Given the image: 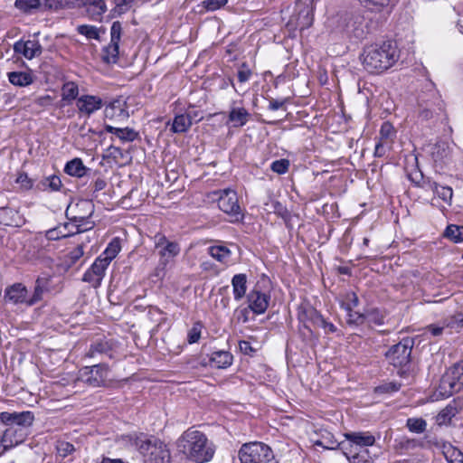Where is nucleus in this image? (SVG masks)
I'll return each instance as SVG.
<instances>
[{
	"label": "nucleus",
	"mask_w": 463,
	"mask_h": 463,
	"mask_svg": "<svg viewBox=\"0 0 463 463\" xmlns=\"http://www.w3.org/2000/svg\"><path fill=\"white\" fill-rule=\"evenodd\" d=\"M252 76V71L246 62H243L238 69L237 77L240 83H245Z\"/></svg>",
	"instance_id": "4d7b16f0"
},
{
	"label": "nucleus",
	"mask_w": 463,
	"mask_h": 463,
	"mask_svg": "<svg viewBox=\"0 0 463 463\" xmlns=\"http://www.w3.org/2000/svg\"><path fill=\"white\" fill-rule=\"evenodd\" d=\"M14 6L22 13L31 14L36 11H41V0H15Z\"/></svg>",
	"instance_id": "f704fd0d"
},
{
	"label": "nucleus",
	"mask_w": 463,
	"mask_h": 463,
	"mask_svg": "<svg viewBox=\"0 0 463 463\" xmlns=\"http://www.w3.org/2000/svg\"><path fill=\"white\" fill-rule=\"evenodd\" d=\"M446 457L450 463H463V453L456 448L451 447L446 452Z\"/></svg>",
	"instance_id": "680f3d73"
},
{
	"label": "nucleus",
	"mask_w": 463,
	"mask_h": 463,
	"mask_svg": "<svg viewBox=\"0 0 463 463\" xmlns=\"http://www.w3.org/2000/svg\"><path fill=\"white\" fill-rule=\"evenodd\" d=\"M233 356L227 351L213 352L209 358V364L218 369L227 368L232 364Z\"/></svg>",
	"instance_id": "a878e982"
},
{
	"label": "nucleus",
	"mask_w": 463,
	"mask_h": 463,
	"mask_svg": "<svg viewBox=\"0 0 463 463\" xmlns=\"http://www.w3.org/2000/svg\"><path fill=\"white\" fill-rule=\"evenodd\" d=\"M77 32L80 34L86 36L88 39H96V40L99 39V30L94 25H88V24L79 25L77 28Z\"/></svg>",
	"instance_id": "8fccbe9b"
},
{
	"label": "nucleus",
	"mask_w": 463,
	"mask_h": 463,
	"mask_svg": "<svg viewBox=\"0 0 463 463\" xmlns=\"http://www.w3.org/2000/svg\"><path fill=\"white\" fill-rule=\"evenodd\" d=\"M290 163L288 159L275 160L270 165V169L279 175H283L288 171Z\"/></svg>",
	"instance_id": "603ef678"
},
{
	"label": "nucleus",
	"mask_w": 463,
	"mask_h": 463,
	"mask_svg": "<svg viewBox=\"0 0 463 463\" xmlns=\"http://www.w3.org/2000/svg\"><path fill=\"white\" fill-rule=\"evenodd\" d=\"M122 25L118 21L113 22L110 28V43L102 49V61L108 64L116 63L119 54V42L121 39Z\"/></svg>",
	"instance_id": "9b49d317"
},
{
	"label": "nucleus",
	"mask_w": 463,
	"mask_h": 463,
	"mask_svg": "<svg viewBox=\"0 0 463 463\" xmlns=\"http://www.w3.org/2000/svg\"><path fill=\"white\" fill-rule=\"evenodd\" d=\"M88 216L86 215H75L71 218L72 221V226L71 228H74L73 234L80 233L86 231L90 230L94 223L93 222L89 220Z\"/></svg>",
	"instance_id": "58836bf2"
},
{
	"label": "nucleus",
	"mask_w": 463,
	"mask_h": 463,
	"mask_svg": "<svg viewBox=\"0 0 463 463\" xmlns=\"http://www.w3.org/2000/svg\"><path fill=\"white\" fill-rule=\"evenodd\" d=\"M386 312L376 307L369 308L364 311V323L374 326L384 325Z\"/></svg>",
	"instance_id": "72a5a7b5"
},
{
	"label": "nucleus",
	"mask_w": 463,
	"mask_h": 463,
	"mask_svg": "<svg viewBox=\"0 0 463 463\" xmlns=\"http://www.w3.org/2000/svg\"><path fill=\"white\" fill-rule=\"evenodd\" d=\"M108 267L109 265L106 263V260L97 258L83 274L82 280L90 283L93 288H99Z\"/></svg>",
	"instance_id": "f8f14e48"
},
{
	"label": "nucleus",
	"mask_w": 463,
	"mask_h": 463,
	"mask_svg": "<svg viewBox=\"0 0 463 463\" xmlns=\"http://www.w3.org/2000/svg\"><path fill=\"white\" fill-rule=\"evenodd\" d=\"M51 277L48 275L40 276L35 280L34 288L28 306H33L43 300V295L50 290Z\"/></svg>",
	"instance_id": "aec40b11"
},
{
	"label": "nucleus",
	"mask_w": 463,
	"mask_h": 463,
	"mask_svg": "<svg viewBox=\"0 0 463 463\" xmlns=\"http://www.w3.org/2000/svg\"><path fill=\"white\" fill-rule=\"evenodd\" d=\"M14 52L23 55L27 60L38 57L43 52V47L37 40H19L14 44Z\"/></svg>",
	"instance_id": "2eb2a0df"
},
{
	"label": "nucleus",
	"mask_w": 463,
	"mask_h": 463,
	"mask_svg": "<svg viewBox=\"0 0 463 463\" xmlns=\"http://www.w3.org/2000/svg\"><path fill=\"white\" fill-rule=\"evenodd\" d=\"M431 157L436 165H447L452 161V147L448 142H437L431 148Z\"/></svg>",
	"instance_id": "f3484780"
},
{
	"label": "nucleus",
	"mask_w": 463,
	"mask_h": 463,
	"mask_svg": "<svg viewBox=\"0 0 463 463\" xmlns=\"http://www.w3.org/2000/svg\"><path fill=\"white\" fill-rule=\"evenodd\" d=\"M414 340L411 337L402 338L398 344L392 345L386 353L388 362L394 367L401 368L400 374L405 373V368L411 362V354Z\"/></svg>",
	"instance_id": "0eeeda50"
},
{
	"label": "nucleus",
	"mask_w": 463,
	"mask_h": 463,
	"mask_svg": "<svg viewBox=\"0 0 463 463\" xmlns=\"http://www.w3.org/2000/svg\"><path fill=\"white\" fill-rule=\"evenodd\" d=\"M446 326L456 329L463 327V313H458L449 319H446Z\"/></svg>",
	"instance_id": "e2e57ef3"
},
{
	"label": "nucleus",
	"mask_w": 463,
	"mask_h": 463,
	"mask_svg": "<svg viewBox=\"0 0 463 463\" xmlns=\"http://www.w3.org/2000/svg\"><path fill=\"white\" fill-rule=\"evenodd\" d=\"M314 307L308 306V307H301L299 309H298V318L299 320V322H301L304 326L307 328V329H309V319H310V316H311V310H313Z\"/></svg>",
	"instance_id": "6e6d98bb"
},
{
	"label": "nucleus",
	"mask_w": 463,
	"mask_h": 463,
	"mask_svg": "<svg viewBox=\"0 0 463 463\" xmlns=\"http://www.w3.org/2000/svg\"><path fill=\"white\" fill-rule=\"evenodd\" d=\"M133 1L134 0H115L114 12L118 14L128 12Z\"/></svg>",
	"instance_id": "69168bd1"
},
{
	"label": "nucleus",
	"mask_w": 463,
	"mask_h": 463,
	"mask_svg": "<svg viewBox=\"0 0 463 463\" xmlns=\"http://www.w3.org/2000/svg\"><path fill=\"white\" fill-rule=\"evenodd\" d=\"M112 348L113 344L110 340L101 339L90 345L89 351L86 353V356L94 358L98 355L104 354L112 358Z\"/></svg>",
	"instance_id": "5701e85b"
},
{
	"label": "nucleus",
	"mask_w": 463,
	"mask_h": 463,
	"mask_svg": "<svg viewBox=\"0 0 463 463\" xmlns=\"http://www.w3.org/2000/svg\"><path fill=\"white\" fill-rule=\"evenodd\" d=\"M347 37L361 40L368 33L367 24L362 15H353L348 19L345 26Z\"/></svg>",
	"instance_id": "4468645a"
},
{
	"label": "nucleus",
	"mask_w": 463,
	"mask_h": 463,
	"mask_svg": "<svg viewBox=\"0 0 463 463\" xmlns=\"http://www.w3.org/2000/svg\"><path fill=\"white\" fill-rule=\"evenodd\" d=\"M364 8L371 12L380 13L392 5V0H359Z\"/></svg>",
	"instance_id": "79ce46f5"
},
{
	"label": "nucleus",
	"mask_w": 463,
	"mask_h": 463,
	"mask_svg": "<svg viewBox=\"0 0 463 463\" xmlns=\"http://www.w3.org/2000/svg\"><path fill=\"white\" fill-rule=\"evenodd\" d=\"M457 410L451 405L444 408L436 417V421L439 425H447L450 422L451 419L456 415Z\"/></svg>",
	"instance_id": "49530a36"
},
{
	"label": "nucleus",
	"mask_w": 463,
	"mask_h": 463,
	"mask_svg": "<svg viewBox=\"0 0 463 463\" xmlns=\"http://www.w3.org/2000/svg\"><path fill=\"white\" fill-rule=\"evenodd\" d=\"M269 300L270 296L257 288L251 289L247 295L249 308L256 315L263 314L267 310Z\"/></svg>",
	"instance_id": "ddd939ff"
},
{
	"label": "nucleus",
	"mask_w": 463,
	"mask_h": 463,
	"mask_svg": "<svg viewBox=\"0 0 463 463\" xmlns=\"http://www.w3.org/2000/svg\"><path fill=\"white\" fill-rule=\"evenodd\" d=\"M18 212L10 207L0 208V222L9 226H18Z\"/></svg>",
	"instance_id": "e433bc0d"
},
{
	"label": "nucleus",
	"mask_w": 463,
	"mask_h": 463,
	"mask_svg": "<svg viewBox=\"0 0 463 463\" xmlns=\"http://www.w3.org/2000/svg\"><path fill=\"white\" fill-rule=\"evenodd\" d=\"M202 328L203 325L200 322H196L193 325L187 335V341L189 344H194L199 341Z\"/></svg>",
	"instance_id": "5fc2aeb1"
},
{
	"label": "nucleus",
	"mask_w": 463,
	"mask_h": 463,
	"mask_svg": "<svg viewBox=\"0 0 463 463\" xmlns=\"http://www.w3.org/2000/svg\"><path fill=\"white\" fill-rule=\"evenodd\" d=\"M90 169L84 165L82 160L75 157L68 161L64 166V172L73 177L80 178L87 175Z\"/></svg>",
	"instance_id": "393cba45"
},
{
	"label": "nucleus",
	"mask_w": 463,
	"mask_h": 463,
	"mask_svg": "<svg viewBox=\"0 0 463 463\" xmlns=\"http://www.w3.org/2000/svg\"><path fill=\"white\" fill-rule=\"evenodd\" d=\"M336 447H338L342 450L343 454L345 456L349 462L350 458L353 459V457L360 456L358 449L355 448L353 442L347 440L342 441L340 443H337Z\"/></svg>",
	"instance_id": "09e8293b"
},
{
	"label": "nucleus",
	"mask_w": 463,
	"mask_h": 463,
	"mask_svg": "<svg viewBox=\"0 0 463 463\" xmlns=\"http://www.w3.org/2000/svg\"><path fill=\"white\" fill-rule=\"evenodd\" d=\"M56 457L64 459L68 457H72L76 452V449L73 444L66 440H58L55 445ZM72 458H70L71 460Z\"/></svg>",
	"instance_id": "ea45409f"
},
{
	"label": "nucleus",
	"mask_w": 463,
	"mask_h": 463,
	"mask_svg": "<svg viewBox=\"0 0 463 463\" xmlns=\"http://www.w3.org/2000/svg\"><path fill=\"white\" fill-rule=\"evenodd\" d=\"M109 371V365L102 363L84 366L79 372V379L91 387H100L105 383Z\"/></svg>",
	"instance_id": "9d476101"
},
{
	"label": "nucleus",
	"mask_w": 463,
	"mask_h": 463,
	"mask_svg": "<svg viewBox=\"0 0 463 463\" xmlns=\"http://www.w3.org/2000/svg\"><path fill=\"white\" fill-rule=\"evenodd\" d=\"M61 101L70 105L72 101L77 100L79 96V86L74 81H66L62 84L61 89Z\"/></svg>",
	"instance_id": "c756f323"
},
{
	"label": "nucleus",
	"mask_w": 463,
	"mask_h": 463,
	"mask_svg": "<svg viewBox=\"0 0 463 463\" xmlns=\"http://www.w3.org/2000/svg\"><path fill=\"white\" fill-rule=\"evenodd\" d=\"M180 252V247L177 242H171L165 245V247L158 250L160 256V264L165 266L170 260H172Z\"/></svg>",
	"instance_id": "7c9ffc66"
},
{
	"label": "nucleus",
	"mask_w": 463,
	"mask_h": 463,
	"mask_svg": "<svg viewBox=\"0 0 463 463\" xmlns=\"http://www.w3.org/2000/svg\"><path fill=\"white\" fill-rule=\"evenodd\" d=\"M120 250L121 241L118 238L116 237L112 239V241L108 244L106 249L98 258H100L102 260H106V263L109 265L110 262L117 257Z\"/></svg>",
	"instance_id": "2f4dec72"
},
{
	"label": "nucleus",
	"mask_w": 463,
	"mask_h": 463,
	"mask_svg": "<svg viewBox=\"0 0 463 463\" xmlns=\"http://www.w3.org/2000/svg\"><path fill=\"white\" fill-rule=\"evenodd\" d=\"M406 427L411 432L420 434L427 429V421L422 418H409L406 420Z\"/></svg>",
	"instance_id": "a18cd8bd"
},
{
	"label": "nucleus",
	"mask_w": 463,
	"mask_h": 463,
	"mask_svg": "<svg viewBox=\"0 0 463 463\" xmlns=\"http://www.w3.org/2000/svg\"><path fill=\"white\" fill-rule=\"evenodd\" d=\"M347 441L353 442L355 448L371 447L375 442V438L370 432L353 431L344 434Z\"/></svg>",
	"instance_id": "4be33fe9"
},
{
	"label": "nucleus",
	"mask_w": 463,
	"mask_h": 463,
	"mask_svg": "<svg viewBox=\"0 0 463 463\" xmlns=\"http://www.w3.org/2000/svg\"><path fill=\"white\" fill-rule=\"evenodd\" d=\"M136 446L139 452L146 457V463H170V452L166 446L157 439L138 437Z\"/></svg>",
	"instance_id": "20e7f679"
},
{
	"label": "nucleus",
	"mask_w": 463,
	"mask_h": 463,
	"mask_svg": "<svg viewBox=\"0 0 463 463\" xmlns=\"http://www.w3.org/2000/svg\"><path fill=\"white\" fill-rule=\"evenodd\" d=\"M87 12L94 20H98L107 11L104 0H82Z\"/></svg>",
	"instance_id": "cd10ccee"
},
{
	"label": "nucleus",
	"mask_w": 463,
	"mask_h": 463,
	"mask_svg": "<svg viewBox=\"0 0 463 463\" xmlns=\"http://www.w3.org/2000/svg\"><path fill=\"white\" fill-rule=\"evenodd\" d=\"M347 312V324L350 326H360L364 323V312H354L353 309Z\"/></svg>",
	"instance_id": "13d9d810"
},
{
	"label": "nucleus",
	"mask_w": 463,
	"mask_h": 463,
	"mask_svg": "<svg viewBox=\"0 0 463 463\" xmlns=\"http://www.w3.org/2000/svg\"><path fill=\"white\" fill-rule=\"evenodd\" d=\"M408 178L409 180L413 183L416 186H418L420 182L423 180V178L425 177L422 174V172L418 169V168H414L412 169L411 172L408 173Z\"/></svg>",
	"instance_id": "774afa93"
},
{
	"label": "nucleus",
	"mask_w": 463,
	"mask_h": 463,
	"mask_svg": "<svg viewBox=\"0 0 463 463\" xmlns=\"http://www.w3.org/2000/svg\"><path fill=\"white\" fill-rule=\"evenodd\" d=\"M359 304V298L354 291L345 292L341 296L340 306L345 311H351Z\"/></svg>",
	"instance_id": "37998d69"
},
{
	"label": "nucleus",
	"mask_w": 463,
	"mask_h": 463,
	"mask_svg": "<svg viewBox=\"0 0 463 463\" xmlns=\"http://www.w3.org/2000/svg\"><path fill=\"white\" fill-rule=\"evenodd\" d=\"M313 0H297L294 12L288 23L292 29L305 30L310 27L314 19Z\"/></svg>",
	"instance_id": "6e6552de"
},
{
	"label": "nucleus",
	"mask_w": 463,
	"mask_h": 463,
	"mask_svg": "<svg viewBox=\"0 0 463 463\" xmlns=\"http://www.w3.org/2000/svg\"><path fill=\"white\" fill-rule=\"evenodd\" d=\"M402 384L396 382L384 383L375 388L377 393H393L401 389Z\"/></svg>",
	"instance_id": "864d4df0"
},
{
	"label": "nucleus",
	"mask_w": 463,
	"mask_h": 463,
	"mask_svg": "<svg viewBox=\"0 0 463 463\" xmlns=\"http://www.w3.org/2000/svg\"><path fill=\"white\" fill-rule=\"evenodd\" d=\"M434 195L441 199L446 204L450 205L453 196V190L448 185H437V190L434 191Z\"/></svg>",
	"instance_id": "de8ad7c7"
},
{
	"label": "nucleus",
	"mask_w": 463,
	"mask_h": 463,
	"mask_svg": "<svg viewBox=\"0 0 463 463\" xmlns=\"http://www.w3.org/2000/svg\"><path fill=\"white\" fill-rule=\"evenodd\" d=\"M444 238L454 243L463 241V226L457 224H449L443 232Z\"/></svg>",
	"instance_id": "a19ab883"
},
{
	"label": "nucleus",
	"mask_w": 463,
	"mask_h": 463,
	"mask_svg": "<svg viewBox=\"0 0 463 463\" xmlns=\"http://www.w3.org/2000/svg\"><path fill=\"white\" fill-rule=\"evenodd\" d=\"M79 210L78 215H86L90 218L94 213V204L90 200H81L76 204Z\"/></svg>",
	"instance_id": "3c124183"
},
{
	"label": "nucleus",
	"mask_w": 463,
	"mask_h": 463,
	"mask_svg": "<svg viewBox=\"0 0 463 463\" xmlns=\"http://www.w3.org/2000/svg\"><path fill=\"white\" fill-rule=\"evenodd\" d=\"M463 388V360L454 364L441 377L436 393L438 397L449 398Z\"/></svg>",
	"instance_id": "39448f33"
},
{
	"label": "nucleus",
	"mask_w": 463,
	"mask_h": 463,
	"mask_svg": "<svg viewBox=\"0 0 463 463\" xmlns=\"http://www.w3.org/2000/svg\"><path fill=\"white\" fill-rule=\"evenodd\" d=\"M395 135H396V131H395L393 126L390 122L385 121L382 124L380 132H379V136H380L379 140L380 141L392 144Z\"/></svg>",
	"instance_id": "c03bdc74"
},
{
	"label": "nucleus",
	"mask_w": 463,
	"mask_h": 463,
	"mask_svg": "<svg viewBox=\"0 0 463 463\" xmlns=\"http://www.w3.org/2000/svg\"><path fill=\"white\" fill-rule=\"evenodd\" d=\"M208 253L217 261L227 263L231 258L232 251L223 245H214L208 248Z\"/></svg>",
	"instance_id": "c9c22d12"
},
{
	"label": "nucleus",
	"mask_w": 463,
	"mask_h": 463,
	"mask_svg": "<svg viewBox=\"0 0 463 463\" xmlns=\"http://www.w3.org/2000/svg\"><path fill=\"white\" fill-rule=\"evenodd\" d=\"M228 0H204L202 2V6L210 12L216 11L225 5Z\"/></svg>",
	"instance_id": "bf43d9fd"
},
{
	"label": "nucleus",
	"mask_w": 463,
	"mask_h": 463,
	"mask_svg": "<svg viewBox=\"0 0 463 463\" xmlns=\"http://www.w3.org/2000/svg\"><path fill=\"white\" fill-rule=\"evenodd\" d=\"M232 292L235 300H241L246 294L247 276L240 273L232 279Z\"/></svg>",
	"instance_id": "c85d7f7f"
},
{
	"label": "nucleus",
	"mask_w": 463,
	"mask_h": 463,
	"mask_svg": "<svg viewBox=\"0 0 463 463\" xmlns=\"http://www.w3.org/2000/svg\"><path fill=\"white\" fill-rule=\"evenodd\" d=\"M236 101H232L228 115V122L232 123L234 128L246 125L250 118L249 111L243 107H235Z\"/></svg>",
	"instance_id": "412c9836"
},
{
	"label": "nucleus",
	"mask_w": 463,
	"mask_h": 463,
	"mask_svg": "<svg viewBox=\"0 0 463 463\" xmlns=\"http://www.w3.org/2000/svg\"><path fill=\"white\" fill-rule=\"evenodd\" d=\"M44 185L48 186L52 191H59L61 186V181L57 175H51L46 178Z\"/></svg>",
	"instance_id": "338daca9"
},
{
	"label": "nucleus",
	"mask_w": 463,
	"mask_h": 463,
	"mask_svg": "<svg viewBox=\"0 0 463 463\" xmlns=\"http://www.w3.org/2000/svg\"><path fill=\"white\" fill-rule=\"evenodd\" d=\"M7 78L12 85L20 88L28 87L36 80V76L31 70L9 71Z\"/></svg>",
	"instance_id": "a211bd4d"
},
{
	"label": "nucleus",
	"mask_w": 463,
	"mask_h": 463,
	"mask_svg": "<svg viewBox=\"0 0 463 463\" xmlns=\"http://www.w3.org/2000/svg\"><path fill=\"white\" fill-rule=\"evenodd\" d=\"M103 106L102 99L94 95H82L76 100L80 114L90 117Z\"/></svg>",
	"instance_id": "dca6fc26"
},
{
	"label": "nucleus",
	"mask_w": 463,
	"mask_h": 463,
	"mask_svg": "<svg viewBox=\"0 0 463 463\" xmlns=\"http://www.w3.org/2000/svg\"><path fill=\"white\" fill-rule=\"evenodd\" d=\"M71 226H72L71 223H65L62 226L50 229L46 232V238L51 241H55L73 235V230L71 229Z\"/></svg>",
	"instance_id": "4c0bfd02"
},
{
	"label": "nucleus",
	"mask_w": 463,
	"mask_h": 463,
	"mask_svg": "<svg viewBox=\"0 0 463 463\" xmlns=\"http://www.w3.org/2000/svg\"><path fill=\"white\" fill-rule=\"evenodd\" d=\"M216 194H219V209L231 217V222H236L241 221L244 215L238 202L237 193L232 189H224Z\"/></svg>",
	"instance_id": "1a4fd4ad"
},
{
	"label": "nucleus",
	"mask_w": 463,
	"mask_h": 463,
	"mask_svg": "<svg viewBox=\"0 0 463 463\" xmlns=\"http://www.w3.org/2000/svg\"><path fill=\"white\" fill-rule=\"evenodd\" d=\"M65 0H44L42 3L41 11L59 10L64 6Z\"/></svg>",
	"instance_id": "052dcab7"
},
{
	"label": "nucleus",
	"mask_w": 463,
	"mask_h": 463,
	"mask_svg": "<svg viewBox=\"0 0 463 463\" xmlns=\"http://www.w3.org/2000/svg\"><path fill=\"white\" fill-rule=\"evenodd\" d=\"M392 144L383 141H378L374 148V156L383 157L386 155L387 151L391 148Z\"/></svg>",
	"instance_id": "0e129e2a"
},
{
	"label": "nucleus",
	"mask_w": 463,
	"mask_h": 463,
	"mask_svg": "<svg viewBox=\"0 0 463 463\" xmlns=\"http://www.w3.org/2000/svg\"><path fill=\"white\" fill-rule=\"evenodd\" d=\"M241 463H278L272 449L262 442L243 444L239 450Z\"/></svg>",
	"instance_id": "423d86ee"
},
{
	"label": "nucleus",
	"mask_w": 463,
	"mask_h": 463,
	"mask_svg": "<svg viewBox=\"0 0 463 463\" xmlns=\"http://www.w3.org/2000/svg\"><path fill=\"white\" fill-rule=\"evenodd\" d=\"M191 126V117L188 114H179L175 117L170 130L173 133H184Z\"/></svg>",
	"instance_id": "473e14b6"
},
{
	"label": "nucleus",
	"mask_w": 463,
	"mask_h": 463,
	"mask_svg": "<svg viewBox=\"0 0 463 463\" xmlns=\"http://www.w3.org/2000/svg\"><path fill=\"white\" fill-rule=\"evenodd\" d=\"M105 130L108 133L113 134L121 142H132L134 141L138 133L130 128H115L110 125H105Z\"/></svg>",
	"instance_id": "bb28decb"
},
{
	"label": "nucleus",
	"mask_w": 463,
	"mask_h": 463,
	"mask_svg": "<svg viewBox=\"0 0 463 463\" xmlns=\"http://www.w3.org/2000/svg\"><path fill=\"white\" fill-rule=\"evenodd\" d=\"M5 298L14 304H25L28 306L30 297L28 290L22 283H16L5 290Z\"/></svg>",
	"instance_id": "6ab92c4d"
},
{
	"label": "nucleus",
	"mask_w": 463,
	"mask_h": 463,
	"mask_svg": "<svg viewBox=\"0 0 463 463\" xmlns=\"http://www.w3.org/2000/svg\"><path fill=\"white\" fill-rule=\"evenodd\" d=\"M396 450L400 454L407 453L411 450H414L418 448L425 449L428 447V441H425L424 439H408V438H402L399 440H396Z\"/></svg>",
	"instance_id": "b1692460"
},
{
	"label": "nucleus",
	"mask_w": 463,
	"mask_h": 463,
	"mask_svg": "<svg viewBox=\"0 0 463 463\" xmlns=\"http://www.w3.org/2000/svg\"><path fill=\"white\" fill-rule=\"evenodd\" d=\"M34 419L33 412L30 411H2L0 413V423L5 427L0 438V445L5 450L24 441Z\"/></svg>",
	"instance_id": "f257e3e1"
},
{
	"label": "nucleus",
	"mask_w": 463,
	"mask_h": 463,
	"mask_svg": "<svg viewBox=\"0 0 463 463\" xmlns=\"http://www.w3.org/2000/svg\"><path fill=\"white\" fill-rule=\"evenodd\" d=\"M178 447L189 458L204 463L214 455V448L207 437L201 431L189 429L178 439Z\"/></svg>",
	"instance_id": "7ed1b4c3"
},
{
	"label": "nucleus",
	"mask_w": 463,
	"mask_h": 463,
	"mask_svg": "<svg viewBox=\"0 0 463 463\" xmlns=\"http://www.w3.org/2000/svg\"><path fill=\"white\" fill-rule=\"evenodd\" d=\"M364 68L370 73H380L392 67L398 60L396 45L391 42L373 44L364 48L362 54Z\"/></svg>",
	"instance_id": "f03ea898"
}]
</instances>
